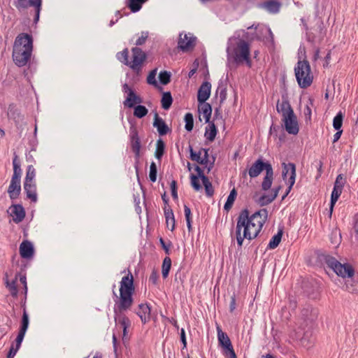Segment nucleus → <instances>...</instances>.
Segmentation results:
<instances>
[{"mask_svg":"<svg viewBox=\"0 0 358 358\" xmlns=\"http://www.w3.org/2000/svg\"><path fill=\"white\" fill-rule=\"evenodd\" d=\"M116 285H113V295L116 297L114 306V313L115 315L127 311L130 309L134 303V294L135 293L134 278L130 271L124 275L120 282V296H117L115 288Z\"/></svg>","mask_w":358,"mask_h":358,"instance_id":"f257e3e1","label":"nucleus"},{"mask_svg":"<svg viewBox=\"0 0 358 358\" xmlns=\"http://www.w3.org/2000/svg\"><path fill=\"white\" fill-rule=\"evenodd\" d=\"M232 38L228 41L227 48V60L229 62L231 59L233 62L238 65L245 62L248 67L252 66V60L250 59V43L239 38H236L235 44L232 43Z\"/></svg>","mask_w":358,"mask_h":358,"instance_id":"f03ea898","label":"nucleus"},{"mask_svg":"<svg viewBox=\"0 0 358 358\" xmlns=\"http://www.w3.org/2000/svg\"><path fill=\"white\" fill-rule=\"evenodd\" d=\"M303 55L306 57V50L303 48ZM294 73L299 86L306 89L311 85L313 76L311 73L309 62L304 58L303 61L299 60L294 67Z\"/></svg>","mask_w":358,"mask_h":358,"instance_id":"7ed1b4c3","label":"nucleus"},{"mask_svg":"<svg viewBox=\"0 0 358 358\" xmlns=\"http://www.w3.org/2000/svg\"><path fill=\"white\" fill-rule=\"evenodd\" d=\"M249 210L248 208L243 209L237 218V224L238 225L240 222L242 224L240 228H243L245 232V236L250 238V239L255 238L262 230L261 224H255V222H252L248 219Z\"/></svg>","mask_w":358,"mask_h":358,"instance_id":"20e7f679","label":"nucleus"},{"mask_svg":"<svg viewBox=\"0 0 358 358\" xmlns=\"http://www.w3.org/2000/svg\"><path fill=\"white\" fill-rule=\"evenodd\" d=\"M301 22L306 31L307 41L311 43H315L316 41L322 42L327 34V30L324 27V22L320 17L315 16L314 17L315 25L310 29L308 28V24L303 18Z\"/></svg>","mask_w":358,"mask_h":358,"instance_id":"39448f33","label":"nucleus"},{"mask_svg":"<svg viewBox=\"0 0 358 358\" xmlns=\"http://www.w3.org/2000/svg\"><path fill=\"white\" fill-rule=\"evenodd\" d=\"M13 6L19 11L33 8L34 13L33 23L36 24L38 22L43 6V0H14Z\"/></svg>","mask_w":358,"mask_h":358,"instance_id":"423d86ee","label":"nucleus"},{"mask_svg":"<svg viewBox=\"0 0 358 358\" xmlns=\"http://www.w3.org/2000/svg\"><path fill=\"white\" fill-rule=\"evenodd\" d=\"M272 165L269 161L264 159L262 156H260L248 169V173L251 178H255L259 176L263 171L267 172L272 168ZM243 177L245 178L247 176V170L243 171Z\"/></svg>","mask_w":358,"mask_h":358,"instance_id":"0eeeda50","label":"nucleus"},{"mask_svg":"<svg viewBox=\"0 0 358 358\" xmlns=\"http://www.w3.org/2000/svg\"><path fill=\"white\" fill-rule=\"evenodd\" d=\"M217 331L218 344L222 350V354L226 358H237L232 343L228 335L223 332L219 326L217 327Z\"/></svg>","mask_w":358,"mask_h":358,"instance_id":"6e6552de","label":"nucleus"},{"mask_svg":"<svg viewBox=\"0 0 358 358\" xmlns=\"http://www.w3.org/2000/svg\"><path fill=\"white\" fill-rule=\"evenodd\" d=\"M130 141H131V148L132 151L134 153L135 157V169L137 174L138 181L140 183V178L138 176V163L140 158V150L141 148V140L138 136V132L135 126L131 125L130 127Z\"/></svg>","mask_w":358,"mask_h":358,"instance_id":"1a4fd4ad","label":"nucleus"},{"mask_svg":"<svg viewBox=\"0 0 358 358\" xmlns=\"http://www.w3.org/2000/svg\"><path fill=\"white\" fill-rule=\"evenodd\" d=\"M32 51L30 48H21L20 45L13 46L12 57L14 63L19 67L26 66L31 59Z\"/></svg>","mask_w":358,"mask_h":358,"instance_id":"9d476101","label":"nucleus"},{"mask_svg":"<svg viewBox=\"0 0 358 358\" xmlns=\"http://www.w3.org/2000/svg\"><path fill=\"white\" fill-rule=\"evenodd\" d=\"M131 52L132 61L130 62L129 67L139 75L141 73L142 65L147 59V55L138 47L132 48Z\"/></svg>","mask_w":358,"mask_h":358,"instance_id":"9b49d317","label":"nucleus"},{"mask_svg":"<svg viewBox=\"0 0 358 358\" xmlns=\"http://www.w3.org/2000/svg\"><path fill=\"white\" fill-rule=\"evenodd\" d=\"M283 125L282 127L285 130L292 135H296L299 131V126L297 117L293 109L289 110V113L282 118Z\"/></svg>","mask_w":358,"mask_h":358,"instance_id":"f8f14e48","label":"nucleus"},{"mask_svg":"<svg viewBox=\"0 0 358 358\" xmlns=\"http://www.w3.org/2000/svg\"><path fill=\"white\" fill-rule=\"evenodd\" d=\"M316 262L322 266L327 265L328 268L335 271L339 262L327 252L318 250L315 251Z\"/></svg>","mask_w":358,"mask_h":358,"instance_id":"ddd939ff","label":"nucleus"},{"mask_svg":"<svg viewBox=\"0 0 358 358\" xmlns=\"http://www.w3.org/2000/svg\"><path fill=\"white\" fill-rule=\"evenodd\" d=\"M316 262L322 266L327 265L328 268L335 271L339 262L327 252L318 250L315 251Z\"/></svg>","mask_w":358,"mask_h":358,"instance_id":"4468645a","label":"nucleus"},{"mask_svg":"<svg viewBox=\"0 0 358 358\" xmlns=\"http://www.w3.org/2000/svg\"><path fill=\"white\" fill-rule=\"evenodd\" d=\"M189 152V159L192 161L196 162L201 165H207L209 162L208 148H200L199 152H195L192 146L189 144L188 148Z\"/></svg>","mask_w":358,"mask_h":358,"instance_id":"2eb2a0df","label":"nucleus"},{"mask_svg":"<svg viewBox=\"0 0 358 358\" xmlns=\"http://www.w3.org/2000/svg\"><path fill=\"white\" fill-rule=\"evenodd\" d=\"M301 288L303 293L310 299H316L318 296L319 286L317 282L313 280H304L302 281Z\"/></svg>","mask_w":358,"mask_h":358,"instance_id":"dca6fc26","label":"nucleus"},{"mask_svg":"<svg viewBox=\"0 0 358 358\" xmlns=\"http://www.w3.org/2000/svg\"><path fill=\"white\" fill-rule=\"evenodd\" d=\"M182 34L179 36L178 42V48L182 52H187L194 49L196 45V38L194 36H188L187 34L184 35V38H182Z\"/></svg>","mask_w":358,"mask_h":358,"instance_id":"f3484780","label":"nucleus"},{"mask_svg":"<svg viewBox=\"0 0 358 358\" xmlns=\"http://www.w3.org/2000/svg\"><path fill=\"white\" fill-rule=\"evenodd\" d=\"M8 212L13 217V220L17 224L21 222L26 215L24 207L20 203L11 205Z\"/></svg>","mask_w":358,"mask_h":358,"instance_id":"a211bd4d","label":"nucleus"},{"mask_svg":"<svg viewBox=\"0 0 358 358\" xmlns=\"http://www.w3.org/2000/svg\"><path fill=\"white\" fill-rule=\"evenodd\" d=\"M8 117L13 120L17 128L21 126V124L24 121V115L21 113L20 109H18L15 103H10L8 108Z\"/></svg>","mask_w":358,"mask_h":358,"instance_id":"6ab92c4d","label":"nucleus"},{"mask_svg":"<svg viewBox=\"0 0 358 358\" xmlns=\"http://www.w3.org/2000/svg\"><path fill=\"white\" fill-rule=\"evenodd\" d=\"M20 45L21 48L33 50V37L27 33L20 34L15 40L13 46Z\"/></svg>","mask_w":358,"mask_h":358,"instance_id":"aec40b11","label":"nucleus"},{"mask_svg":"<svg viewBox=\"0 0 358 358\" xmlns=\"http://www.w3.org/2000/svg\"><path fill=\"white\" fill-rule=\"evenodd\" d=\"M211 92V84L208 81H204L199 87L197 92V101L199 104L205 103L209 99Z\"/></svg>","mask_w":358,"mask_h":358,"instance_id":"412c9836","label":"nucleus"},{"mask_svg":"<svg viewBox=\"0 0 358 358\" xmlns=\"http://www.w3.org/2000/svg\"><path fill=\"white\" fill-rule=\"evenodd\" d=\"M334 272L338 276H341L343 278H348L354 276L355 269L350 264H341L339 262Z\"/></svg>","mask_w":358,"mask_h":358,"instance_id":"4be33fe9","label":"nucleus"},{"mask_svg":"<svg viewBox=\"0 0 358 358\" xmlns=\"http://www.w3.org/2000/svg\"><path fill=\"white\" fill-rule=\"evenodd\" d=\"M282 101L278 100L276 103V110L278 113L282 114V117L289 113V110L293 109L289 101V96L287 92L285 91L282 94Z\"/></svg>","mask_w":358,"mask_h":358,"instance_id":"5701e85b","label":"nucleus"},{"mask_svg":"<svg viewBox=\"0 0 358 358\" xmlns=\"http://www.w3.org/2000/svg\"><path fill=\"white\" fill-rule=\"evenodd\" d=\"M20 255L22 258L30 259L34 255V248L32 243L28 240L23 241L20 245Z\"/></svg>","mask_w":358,"mask_h":358,"instance_id":"b1692460","label":"nucleus"},{"mask_svg":"<svg viewBox=\"0 0 358 358\" xmlns=\"http://www.w3.org/2000/svg\"><path fill=\"white\" fill-rule=\"evenodd\" d=\"M152 124L157 129L159 136H164L171 131L165 121L159 116L157 112L155 113Z\"/></svg>","mask_w":358,"mask_h":358,"instance_id":"393cba45","label":"nucleus"},{"mask_svg":"<svg viewBox=\"0 0 358 358\" xmlns=\"http://www.w3.org/2000/svg\"><path fill=\"white\" fill-rule=\"evenodd\" d=\"M248 219L255 222V224H259V223L261 224V222H262V224H260L262 228L268 219V210L266 208H262L250 216L249 215Z\"/></svg>","mask_w":358,"mask_h":358,"instance_id":"a878e982","label":"nucleus"},{"mask_svg":"<svg viewBox=\"0 0 358 358\" xmlns=\"http://www.w3.org/2000/svg\"><path fill=\"white\" fill-rule=\"evenodd\" d=\"M139 310L136 314L141 318L143 324L147 323L150 320L151 307L148 303H141L138 305Z\"/></svg>","mask_w":358,"mask_h":358,"instance_id":"bb28decb","label":"nucleus"},{"mask_svg":"<svg viewBox=\"0 0 358 358\" xmlns=\"http://www.w3.org/2000/svg\"><path fill=\"white\" fill-rule=\"evenodd\" d=\"M13 174L11 178L10 182L20 183L22 170L20 168V162L18 156L14 152L13 159Z\"/></svg>","mask_w":358,"mask_h":358,"instance_id":"cd10ccee","label":"nucleus"},{"mask_svg":"<svg viewBox=\"0 0 358 358\" xmlns=\"http://www.w3.org/2000/svg\"><path fill=\"white\" fill-rule=\"evenodd\" d=\"M315 341V336H314L313 331L312 329H308L304 331L303 336L300 339L301 345L309 349L311 348Z\"/></svg>","mask_w":358,"mask_h":358,"instance_id":"c85d7f7f","label":"nucleus"},{"mask_svg":"<svg viewBox=\"0 0 358 358\" xmlns=\"http://www.w3.org/2000/svg\"><path fill=\"white\" fill-rule=\"evenodd\" d=\"M141 103H143V99L135 92H131L124 101L123 104L125 107L133 108L137 105H141Z\"/></svg>","mask_w":358,"mask_h":358,"instance_id":"c756f323","label":"nucleus"},{"mask_svg":"<svg viewBox=\"0 0 358 358\" xmlns=\"http://www.w3.org/2000/svg\"><path fill=\"white\" fill-rule=\"evenodd\" d=\"M318 311L316 308H313L310 305H307L301 310V317L306 322H312L316 320Z\"/></svg>","mask_w":358,"mask_h":358,"instance_id":"7c9ffc66","label":"nucleus"},{"mask_svg":"<svg viewBox=\"0 0 358 358\" xmlns=\"http://www.w3.org/2000/svg\"><path fill=\"white\" fill-rule=\"evenodd\" d=\"M24 189L26 193L27 198L29 199L32 202L36 203L38 198L36 194V185L35 182H24Z\"/></svg>","mask_w":358,"mask_h":358,"instance_id":"2f4dec72","label":"nucleus"},{"mask_svg":"<svg viewBox=\"0 0 358 358\" xmlns=\"http://www.w3.org/2000/svg\"><path fill=\"white\" fill-rule=\"evenodd\" d=\"M282 178L284 180H287V175L289 173V178H292V176H294V180H296V165L294 163L289 162V163H285L283 162L282 164Z\"/></svg>","mask_w":358,"mask_h":358,"instance_id":"473e14b6","label":"nucleus"},{"mask_svg":"<svg viewBox=\"0 0 358 358\" xmlns=\"http://www.w3.org/2000/svg\"><path fill=\"white\" fill-rule=\"evenodd\" d=\"M7 192L11 200L17 199L21 193L20 183L10 182Z\"/></svg>","mask_w":358,"mask_h":358,"instance_id":"72a5a7b5","label":"nucleus"},{"mask_svg":"<svg viewBox=\"0 0 358 358\" xmlns=\"http://www.w3.org/2000/svg\"><path fill=\"white\" fill-rule=\"evenodd\" d=\"M217 132L218 131L214 122H211L208 123V126L206 127L204 136L206 140L209 141L210 142H213L215 140Z\"/></svg>","mask_w":358,"mask_h":358,"instance_id":"f704fd0d","label":"nucleus"},{"mask_svg":"<svg viewBox=\"0 0 358 358\" xmlns=\"http://www.w3.org/2000/svg\"><path fill=\"white\" fill-rule=\"evenodd\" d=\"M345 287L348 292L352 294L358 293V280L354 275L353 277L348 278L345 282Z\"/></svg>","mask_w":358,"mask_h":358,"instance_id":"c9c22d12","label":"nucleus"},{"mask_svg":"<svg viewBox=\"0 0 358 358\" xmlns=\"http://www.w3.org/2000/svg\"><path fill=\"white\" fill-rule=\"evenodd\" d=\"M273 180V169L272 167L270 170H268V171H267V172H266V174L263 178V181L262 182V190H264V191L268 190L271 187Z\"/></svg>","mask_w":358,"mask_h":358,"instance_id":"e433bc0d","label":"nucleus"},{"mask_svg":"<svg viewBox=\"0 0 358 358\" xmlns=\"http://www.w3.org/2000/svg\"><path fill=\"white\" fill-rule=\"evenodd\" d=\"M228 78L227 77L224 80H220L218 83V87L216 91V94L218 91H220V105L223 103V102L227 99V85Z\"/></svg>","mask_w":358,"mask_h":358,"instance_id":"4c0bfd02","label":"nucleus"},{"mask_svg":"<svg viewBox=\"0 0 358 358\" xmlns=\"http://www.w3.org/2000/svg\"><path fill=\"white\" fill-rule=\"evenodd\" d=\"M3 279L5 280L6 287L7 288H8L11 296L14 298H16L17 296V294H18V290H17V285H16L17 276L15 277V278L14 280H13L11 282H10L8 280V273H6L5 277Z\"/></svg>","mask_w":358,"mask_h":358,"instance_id":"58836bf2","label":"nucleus"},{"mask_svg":"<svg viewBox=\"0 0 358 358\" xmlns=\"http://www.w3.org/2000/svg\"><path fill=\"white\" fill-rule=\"evenodd\" d=\"M199 106H201V108H199V111L200 113H202L206 123H210L212 121H210L211 115H212V106L209 103L205 102V103L199 104Z\"/></svg>","mask_w":358,"mask_h":358,"instance_id":"ea45409f","label":"nucleus"},{"mask_svg":"<svg viewBox=\"0 0 358 358\" xmlns=\"http://www.w3.org/2000/svg\"><path fill=\"white\" fill-rule=\"evenodd\" d=\"M148 1V0H127L126 5L131 12L136 13L141 9L143 4Z\"/></svg>","mask_w":358,"mask_h":358,"instance_id":"a19ab883","label":"nucleus"},{"mask_svg":"<svg viewBox=\"0 0 358 358\" xmlns=\"http://www.w3.org/2000/svg\"><path fill=\"white\" fill-rule=\"evenodd\" d=\"M173 99L171 95V92H164L162 93V99H161V104L162 108L166 110H169L172 103H173Z\"/></svg>","mask_w":358,"mask_h":358,"instance_id":"79ce46f5","label":"nucleus"},{"mask_svg":"<svg viewBox=\"0 0 358 358\" xmlns=\"http://www.w3.org/2000/svg\"><path fill=\"white\" fill-rule=\"evenodd\" d=\"M282 234L283 229H279L278 233L275 234L270 240L267 246V249L273 250L276 248L281 241Z\"/></svg>","mask_w":358,"mask_h":358,"instance_id":"37998d69","label":"nucleus"},{"mask_svg":"<svg viewBox=\"0 0 358 358\" xmlns=\"http://www.w3.org/2000/svg\"><path fill=\"white\" fill-rule=\"evenodd\" d=\"M165 143L161 138L157 140L156 149L155 152V157L157 159L161 161L165 152Z\"/></svg>","mask_w":358,"mask_h":358,"instance_id":"c03bdc74","label":"nucleus"},{"mask_svg":"<svg viewBox=\"0 0 358 358\" xmlns=\"http://www.w3.org/2000/svg\"><path fill=\"white\" fill-rule=\"evenodd\" d=\"M257 195V193L256 192L253 196V199H255V202L260 206H265L268 205L275 200L273 196L268 194H263L258 199H256L255 197Z\"/></svg>","mask_w":358,"mask_h":358,"instance_id":"a18cd8bd","label":"nucleus"},{"mask_svg":"<svg viewBox=\"0 0 358 358\" xmlns=\"http://www.w3.org/2000/svg\"><path fill=\"white\" fill-rule=\"evenodd\" d=\"M164 213L166 224L168 225L169 220H171L172 222L171 231H173L175 229V217L173 211L171 209V208L169 206H168L164 207Z\"/></svg>","mask_w":358,"mask_h":358,"instance_id":"49530a36","label":"nucleus"},{"mask_svg":"<svg viewBox=\"0 0 358 358\" xmlns=\"http://www.w3.org/2000/svg\"><path fill=\"white\" fill-rule=\"evenodd\" d=\"M264 6L271 13H277L280 8V3L276 0H268L264 3Z\"/></svg>","mask_w":358,"mask_h":358,"instance_id":"de8ad7c7","label":"nucleus"},{"mask_svg":"<svg viewBox=\"0 0 358 358\" xmlns=\"http://www.w3.org/2000/svg\"><path fill=\"white\" fill-rule=\"evenodd\" d=\"M171 268V259L169 257H166L163 259L162 265V275L164 279H166L170 272Z\"/></svg>","mask_w":358,"mask_h":358,"instance_id":"09e8293b","label":"nucleus"},{"mask_svg":"<svg viewBox=\"0 0 358 358\" xmlns=\"http://www.w3.org/2000/svg\"><path fill=\"white\" fill-rule=\"evenodd\" d=\"M117 59L123 64L129 66L130 61H129L128 48H124L122 51L119 52L116 55Z\"/></svg>","mask_w":358,"mask_h":358,"instance_id":"8fccbe9b","label":"nucleus"},{"mask_svg":"<svg viewBox=\"0 0 358 358\" xmlns=\"http://www.w3.org/2000/svg\"><path fill=\"white\" fill-rule=\"evenodd\" d=\"M134 108V115L139 119H141L147 115L148 113V108L143 105H137Z\"/></svg>","mask_w":358,"mask_h":358,"instance_id":"3c124183","label":"nucleus"},{"mask_svg":"<svg viewBox=\"0 0 358 358\" xmlns=\"http://www.w3.org/2000/svg\"><path fill=\"white\" fill-rule=\"evenodd\" d=\"M157 69H154L150 71L148 77H147V83L149 85H153L155 87L159 88L160 90H162V87L158 85V83L156 80V75H157Z\"/></svg>","mask_w":358,"mask_h":358,"instance_id":"603ef678","label":"nucleus"},{"mask_svg":"<svg viewBox=\"0 0 358 358\" xmlns=\"http://www.w3.org/2000/svg\"><path fill=\"white\" fill-rule=\"evenodd\" d=\"M241 224H242L241 222L238 225H236V238L237 241V244L239 248H241L243 245V243L244 239H248L249 241H251L252 239H250L248 237L245 236V232L243 231V235H241V229L240 228Z\"/></svg>","mask_w":358,"mask_h":358,"instance_id":"864d4df0","label":"nucleus"},{"mask_svg":"<svg viewBox=\"0 0 358 358\" xmlns=\"http://www.w3.org/2000/svg\"><path fill=\"white\" fill-rule=\"evenodd\" d=\"M185 122V129L187 131H192L194 128V117L191 113H187L184 117Z\"/></svg>","mask_w":358,"mask_h":358,"instance_id":"5fc2aeb1","label":"nucleus"},{"mask_svg":"<svg viewBox=\"0 0 358 358\" xmlns=\"http://www.w3.org/2000/svg\"><path fill=\"white\" fill-rule=\"evenodd\" d=\"M171 72L167 71H160L158 76L159 83L163 85H166L171 82Z\"/></svg>","mask_w":358,"mask_h":358,"instance_id":"6e6d98bb","label":"nucleus"},{"mask_svg":"<svg viewBox=\"0 0 358 358\" xmlns=\"http://www.w3.org/2000/svg\"><path fill=\"white\" fill-rule=\"evenodd\" d=\"M29 324V315L27 312V310H24L22 313L21 322H20V331L27 332Z\"/></svg>","mask_w":358,"mask_h":358,"instance_id":"4d7b16f0","label":"nucleus"},{"mask_svg":"<svg viewBox=\"0 0 358 358\" xmlns=\"http://www.w3.org/2000/svg\"><path fill=\"white\" fill-rule=\"evenodd\" d=\"M343 115L340 111L336 114V115L334 117V120H333V127L335 130H342L341 127L343 125Z\"/></svg>","mask_w":358,"mask_h":358,"instance_id":"13d9d810","label":"nucleus"},{"mask_svg":"<svg viewBox=\"0 0 358 358\" xmlns=\"http://www.w3.org/2000/svg\"><path fill=\"white\" fill-rule=\"evenodd\" d=\"M36 176V171L32 164H30L27 168V173L24 182H33Z\"/></svg>","mask_w":358,"mask_h":358,"instance_id":"bf43d9fd","label":"nucleus"},{"mask_svg":"<svg viewBox=\"0 0 358 358\" xmlns=\"http://www.w3.org/2000/svg\"><path fill=\"white\" fill-rule=\"evenodd\" d=\"M202 183L204 186L206 196L211 197L214 194V189L211 182L209 180V178H207L202 180Z\"/></svg>","mask_w":358,"mask_h":358,"instance_id":"052dcab7","label":"nucleus"},{"mask_svg":"<svg viewBox=\"0 0 358 358\" xmlns=\"http://www.w3.org/2000/svg\"><path fill=\"white\" fill-rule=\"evenodd\" d=\"M157 177V167L155 162H152L150 165L149 180L155 182Z\"/></svg>","mask_w":358,"mask_h":358,"instance_id":"680f3d73","label":"nucleus"},{"mask_svg":"<svg viewBox=\"0 0 358 358\" xmlns=\"http://www.w3.org/2000/svg\"><path fill=\"white\" fill-rule=\"evenodd\" d=\"M199 178L194 174L190 175L191 186L195 191H199L201 189V185L199 182Z\"/></svg>","mask_w":358,"mask_h":358,"instance_id":"e2e57ef3","label":"nucleus"},{"mask_svg":"<svg viewBox=\"0 0 358 358\" xmlns=\"http://www.w3.org/2000/svg\"><path fill=\"white\" fill-rule=\"evenodd\" d=\"M342 193V189L334 187L333 191L331 194L330 201L332 205H335L336 201H338L339 196Z\"/></svg>","mask_w":358,"mask_h":358,"instance_id":"0e129e2a","label":"nucleus"},{"mask_svg":"<svg viewBox=\"0 0 358 358\" xmlns=\"http://www.w3.org/2000/svg\"><path fill=\"white\" fill-rule=\"evenodd\" d=\"M345 183V178L343 177V174H339L336 177L334 187L343 190Z\"/></svg>","mask_w":358,"mask_h":358,"instance_id":"69168bd1","label":"nucleus"},{"mask_svg":"<svg viewBox=\"0 0 358 358\" xmlns=\"http://www.w3.org/2000/svg\"><path fill=\"white\" fill-rule=\"evenodd\" d=\"M119 323L122 326L123 331H125V329H128L131 325V321L126 315H122L119 319Z\"/></svg>","mask_w":358,"mask_h":358,"instance_id":"338daca9","label":"nucleus"},{"mask_svg":"<svg viewBox=\"0 0 358 358\" xmlns=\"http://www.w3.org/2000/svg\"><path fill=\"white\" fill-rule=\"evenodd\" d=\"M235 200H236L235 197L229 194L227 201L225 202V203L224 205V210L227 212L231 210V208H232Z\"/></svg>","mask_w":358,"mask_h":358,"instance_id":"774afa93","label":"nucleus"}]
</instances>
